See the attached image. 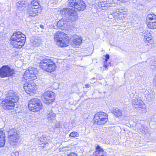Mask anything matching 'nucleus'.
I'll use <instances>...</instances> for the list:
<instances>
[{"label": "nucleus", "instance_id": "obj_1", "mask_svg": "<svg viewBox=\"0 0 156 156\" xmlns=\"http://www.w3.org/2000/svg\"><path fill=\"white\" fill-rule=\"evenodd\" d=\"M38 71L35 68H31L27 70L23 75L24 78L26 80L31 79L30 81L27 80V82L24 84V88L26 92L28 94L30 93H34L36 90V86L35 83L31 80L34 79L35 77L38 76Z\"/></svg>", "mask_w": 156, "mask_h": 156}, {"label": "nucleus", "instance_id": "obj_2", "mask_svg": "<svg viewBox=\"0 0 156 156\" xmlns=\"http://www.w3.org/2000/svg\"><path fill=\"white\" fill-rule=\"evenodd\" d=\"M25 35L20 32L14 33L11 36L10 44L14 47L20 48L24 45L26 41Z\"/></svg>", "mask_w": 156, "mask_h": 156}, {"label": "nucleus", "instance_id": "obj_3", "mask_svg": "<svg viewBox=\"0 0 156 156\" xmlns=\"http://www.w3.org/2000/svg\"><path fill=\"white\" fill-rule=\"evenodd\" d=\"M40 67L44 71L51 73L55 70L56 64L51 59L41 56L40 57Z\"/></svg>", "mask_w": 156, "mask_h": 156}, {"label": "nucleus", "instance_id": "obj_4", "mask_svg": "<svg viewBox=\"0 0 156 156\" xmlns=\"http://www.w3.org/2000/svg\"><path fill=\"white\" fill-rule=\"evenodd\" d=\"M54 40L60 47H66L69 42L67 35L62 32L58 31L54 35Z\"/></svg>", "mask_w": 156, "mask_h": 156}, {"label": "nucleus", "instance_id": "obj_5", "mask_svg": "<svg viewBox=\"0 0 156 156\" xmlns=\"http://www.w3.org/2000/svg\"><path fill=\"white\" fill-rule=\"evenodd\" d=\"M8 136L9 142L11 145L15 146L17 144L20 136L16 129H12L8 131Z\"/></svg>", "mask_w": 156, "mask_h": 156}, {"label": "nucleus", "instance_id": "obj_6", "mask_svg": "<svg viewBox=\"0 0 156 156\" xmlns=\"http://www.w3.org/2000/svg\"><path fill=\"white\" fill-rule=\"evenodd\" d=\"M108 120V115L103 112H97L95 114L94 118V123L98 125H104Z\"/></svg>", "mask_w": 156, "mask_h": 156}, {"label": "nucleus", "instance_id": "obj_7", "mask_svg": "<svg viewBox=\"0 0 156 156\" xmlns=\"http://www.w3.org/2000/svg\"><path fill=\"white\" fill-rule=\"evenodd\" d=\"M68 4L69 7L73 8L78 11H82L86 8V5L83 0H69Z\"/></svg>", "mask_w": 156, "mask_h": 156}, {"label": "nucleus", "instance_id": "obj_8", "mask_svg": "<svg viewBox=\"0 0 156 156\" xmlns=\"http://www.w3.org/2000/svg\"><path fill=\"white\" fill-rule=\"evenodd\" d=\"M55 94L51 91H47L41 96L42 101L47 105L51 104L55 101Z\"/></svg>", "mask_w": 156, "mask_h": 156}, {"label": "nucleus", "instance_id": "obj_9", "mask_svg": "<svg viewBox=\"0 0 156 156\" xmlns=\"http://www.w3.org/2000/svg\"><path fill=\"white\" fill-rule=\"evenodd\" d=\"M14 73V71L8 66H3L0 69V76L2 78L12 76Z\"/></svg>", "mask_w": 156, "mask_h": 156}, {"label": "nucleus", "instance_id": "obj_10", "mask_svg": "<svg viewBox=\"0 0 156 156\" xmlns=\"http://www.w3.org/2000/svg\"><path fill=\"white\" fill-rule=\"evenodd\" d=\"M72 22L66 18H64L59 20L57 23V26L62 30H67L70 28Z\"/></svg>", "mask_w": 156, "mask_h": 156}, {"label": "nucleus", "instance_id": "obj_11", "mask_svg": "<svg viewBox=\"0 0 156 156\" xmlns=\"http://www.w3.org/2000/svg\"><path fill=\"white\" fill-rule=\"evenodd\" d=\"M15 103L13 101L6 98L5 99L2 101L1 105L5 110H9L14 108Z\"/></svg>", "mask_w": 156, "mask_h": 156}, {"label": "nucleus", "instance_id": "obj_12", "mask_svg": "<svg viewBox=\"0 0 156 156\" xmlns=\"http://www.w3.org/2000/svg\"><path fill=\"white\" fill-rule=\"evenodd\" d=\"M39 100L37 98L32 99L29 103L28 108L30 110L34 112L38 111L39 109Z\"/></svg>", "mask_w": 156, "mask_h": 156}, {"label": "nucleus", "instance_id": "obj_13", "mask_svg": "<svg viewBox=\"0 0 156 156\" xmlns=\"http://www.w3.org/2000/svg\"><path fill=\"white\" fill-rule=\"evenodd\" d=\"M132 104L135 108H138L139 109H144L146 108L145 104L139 98L134 99L133 100Z\"/></svg>", "mask_w": 156, "mask_h": 156}, {"label": "nucleus", "instance_id": "obj_14", "mask_svg": "<svg viewBox=\"0 0 156 156\" xmlns=\"http://www.w3.org/2000/svg\"><path fill=\"white\" fill-rule=\"evenodd\" d=\"M6 98L15 103L18 102L19 98L18 94L16 92L12 90L9 92Z\"/></svg>", "mask_w": 156, "mask_h": 156}, {"label": "nucleus", "instance_id": "obj_15", "mask_svg": "<svg viewBox=\"0 0 156 156\" xmlns=\"http://www.w3.org/2000/svg\"><path fill=\"white\" fill-rule=\"evenodd\" d=\"M31 4L34 6H37L38 7L36 8H34L32 9V10L30 11L29 12L30 15L31 16H34L38 15V11L37 10V8L39 7V3L38 2L34 0L31 2Z\"/></svg>", "mask_w": 156, "mask_h": 156}, {"label": "nucleus", "instance_id": "obj_16", "mask_svg": "<svg viewBox=\"0 0 156 156\" xmlns=\"http://www.w3.org/2000/svg\"><path fill=\"white\" fill-rule=\"evenodd\" d=\"M16 5L17 9L20 11L25 10L27 6V2L24 1H20L17 2Z\"/></svg>", "mask_w": 156, "mask_h": 156}, {"label": "nucleus", "instance_id": "obj_17", "mask_svg": "<svg viewBox=\"0 0 156 156\" xmlns=\"http://www.w3.org/2000/svg\"><path fill=\"white\" fill-rule=\"evenodd\" d=\"M69 20H71L72 21H75L77 20L78 19V16L77 12L73 9L72 12L70 14H69V16L68 17Z\"/></svg>", "mask_w": 156, "mask_h": 156}, {"label": "nucleus", "instance_id": "obj_18", "mask_svg": "<svg viewBox=\"0 0 156 156\" xmlns=\"http://www.w3.org/2000/svg\"><path fill=\"white\" fill-rule=\"evenodd\" d=\"M69 20H71L72 21H75L77 20L78 19V16L77 12L73 9L72 12L70 14H69V16L68 17Z\"/></svg>", "mask_w": 156, "mask_h": 156}, {"label": "nucleus", "instance_id": "obj_19", "mask_svg": "<svg viewBox=\"0 0 156 156\" xmlns=\"http://www.w3.org/2000/svg\"><path fill=\"white\" fill-rule=\"evenodd\" d=\"M69 20H71L72 21H75L77 20L78 19V16L77 12L73 9L72 12L70 14H69V16L68 17Z\"/></svg>", "mask_w": 156, "mask_h": 156}, {"label": "nucleus", "instance_id": "obj_20", "mask_svg": "<svg viewBox=\"0 0 156 156\" xmlns=\"http://www.w3.org/2000/svg\"><path fill=\"white\" fill-rule=\"evenodd\" d=\"M104 150L101 147L98 145L96 147V151L93 153L94 155L97 156H103Z\"/></svg>", "mask_w": 156, "mask_h": 156}, {"label": "nucleus", "instance_id": "obj_21", "mask_svg": "<svg viewBox=\"0 0 156 156\" xmlns=\"http://www.w3.org/2000/svg\"><path fill=\"white\" fill-rule=\"evenodd\" d=\"M72 10L73 9L69 8H64L60 11V13L64 16L68 17L72 12Z\"/></svg>", "mask_w": 156, "mask_h": 156}, {"label": "nucleus", "instance_id": "obj_22", "mask_svg": "<svg viewBox=\"0 0 156 156\" xmlns=\"http://www.w3.org/2000/svg\"><path fill=\"white\" fill-rule=\"evenodd\" d=\"M72 41L73 43L76 45H79L82 42L81 37L76 35H74Z\"/></svg>", "mask_w": 156, "mask_h": 156}, {"label": "nucleus", "instance_id": "obj_23", "mask_svg": "<svg viewBox=\"0 0 156 156\" xmlns=\"http://www.w3.org/2000/svg\"><path fill=\"white\" fill-rule=\"evenodd\" d=\"M146 22H156V15L154 14H150L148 15L146 18Z\"/></svg>", "mask_w": 156, "mask_h": 156}, {"label": "nucleus", "instance_id": "obj_24", "mask_svg": "<svg viewBox=\"0 0 156 156\" xmlns=\"http://www.w3.org/2000/svg\"><path fill=\"white\" fill-rule=\"evenodd\" d=\"M145 38H144V40L145 43L148 45H149L153 43L154 40L152 38V36L151 35L150 36H148L147 37H145Z\"/></svg>", "mask_w": 156, "mask_h": 156}, {"label": "nucleus", "instance_id": "obj_25", "mask_svg": "<svg viewBox=\"0 0 156 156\" xmlns=\"http://www.w3.org/2000/svg\"><path fill=\"white\" fill-rule=\"evenodd\" d=\"M113 113L117 117L120 116L122 114V111L119 109L116 108L114 109Z\"/></svg>", "mask_w": 156, "mask_h": 156}, {"label": "nucleus", "instance_id": "obj_26", "mask_svg": "<svg viewBox=\"0 0 156 156\" xmlns=\"http://www.w3.org/2000/svg\"><path fill=\"white\" fill-rule=\"evenodd\" d=\"M55 114L53 113L52 111L48 113L47 119L48 121L50 122H53V120L55 119Z\"/></svg>", "mask_w": 156, "mask_h": 156}, {"label": "nucleus", "instance_id": "obj_27", "mask_svg": "<svg viewBox=\"0 0 156 156\" xmlns=\"http://www.w3.org/2000/svg\"><path fill=\"white\" fill-rule=\"evenodd\" d=\"M147 26L150 29H155L156 28V21L155 22H150L146 21Z\"/></svg>", "mask_w": 156, "mask_h": 156}, {"label": "nucleus", "instance_id": "obj_28", "mask_svg": "<svg viewBox=\"0 0 156 156\" xmlns=\"http://www.w3.org/2000/svg\"><path fill=\"white\" fill-rule=\"evenodd\" d=\"M150 65L152 70H156V60H154L151 61Z\"/></svg>", "mask_w": 156, "mask_h": 156}, {"label": "nucleus", "instance_id": "obj_29", "mask_svg": "<svg viewBox=\"0 0 156 156\" xmlns=\"http://www.w3.org/2000/svg\"><path fill=\"white\" fill-rule=\"evenodd\" d=\"M99 5L101 7L105 8L109 6V4L107 3V2L105 1L100 2Z\"/></svg>", "mask_w": 156, "mask_h": 156}, {"label": "nucleus", "instance_id": "obj_30", "mask_svg": "<svg viewBox=\"0 0 156 156\" xmlns=\"http://www.w3.org/2000/svg\"><path fill=\"white\" fill-rule=\"evenodd\" d=\"M5 142V137L3 136L0 137V147H3Z\"/></svg>", "mask_w": 156, "mask_h": 156}, {"label": "nucleus", "instance_id": "obj_31", "mask_svg": "<svg viewBox=\"0 0 156 156\" xmlns=\"http://www.w3.org/2000/svg\"><path fill=\"white\" fill-rule=\"evenodd\" d=\"M142 36L144 37V38H145V37H146L148 36H150L151 35L150 33L147 30L144 31L142 32Z\"/></svg>", "mask_w": 156, "mask_h": 156}, {"label": "nucleus", "instance_id": "obj_32", "mask_svg": "<svg viewBox=\"0 0 156 156\" xmlns=\"http://www.w3.org/2000/svg\"><path fill=\"white\" fill-rule=\"evenodd\" d=\"M69 136L73 137H78L79 136V134L77 132H73L70 133Z\"/></svg>", "mask_w": 156, "mask_h": 156}, {"label": "nucleus", "instance_id": "obj_33", "mask_svg": "<svg viewBox=\"0 0 156 156\" xmlns=\"http://www.w3.org/2000/svg\"><path fill=\"white\" fill-rule=\"evenodd\" d=\"M39 40L37 39H35L33 42V45L34 47H38L39 46Z\"/></svg>", "mask_w": 156, "mask_h": 156}, {"label": "nucleus", "instance_id": "obj_34", "mask_svg": "<svg viewBox=\"0 0 156 156\" xmlns=\"http://www.w3.org/2000/svg\"><path fill=\"white\" fill-rule=\"evenodd\" d=\"M40 147L41 148H46L48 146L49 144L47 143H42L41 144L40 143Z\"/></svg>", "mask_w": 156, "mask_h": 156}, {"label": "nucleus", "instance_id": "obj_35", "mask_svg": "<svg viewBox=\"0 0 156 156\" xmlns=\"http://www.w3.org/2000/svg\"><path fill=\"white\" fill-rule=\"evenodd\" d=\"M128 10L127 9H125L120 10L119 11L121 14L126 15Z\"/></svg>", "mask_w": 156, "mask_h": 156}, {"label": "nucleus", "instance_id": "obj_36", "mask_svg": "<svg viewBox=\"0 0 156 156\" xmlns=\"http://www.w3.org/2000/svg\"><path fill=\"white\" fill-rule=\"evenodd\" d=\"M19 153L17 151H14L11 153V156H19Z\"/></svg>", "mask_w": 156, "mask_h": 156}, {"label": "nucleus", "instance_id": "obj_37", "mask_svg": "<svg viewBox=\"0 0 156 156\" xmlns=\"http://www.w3.org/2000/svg\"><path fill=\"white\" fill-rule=\"evenodd\" d=\"M3 136V137H5V133L3 132V131L1 129H0V137Z\"/></svg>", "mask_w": 156, "mask_h": 156}, {"label": "nucleus", "instance_id": "obj_38", "mask_svg": "<svg viewBox=\"0 0 156 156\" xmlns=\"http://www.w3.org/2000/svg\"><path fill=\"white\" fill-rule=\"evenodd\" d=\"M60 126H61V125H60V123H57L55 124V128H58L60 127Z\"/></svg>", "mask_w": 156, "mask_h": 156}, {"label": "nucleus", "instance_id": "obj_39", "mask_svg": "<svg viewBox=\"0 0 156 156\" xmlns=\"http://www.w3.org/2000/svg\"><path fill=\"white\" fill-rule=\"evenodd\" d=\"M153 83L154 85L156 86V75L154 77L153 79Z\"/></svg>", "mask_w": 156, "mask_h": 156}, {"label": "nucleus", "instance_id": "obj_40", "mask_svg": "<svg viewBox=\"0 0 156 156\" xmlns=\"http://www.w3.org/2000/svg\"><path fill=\"white\" fill-rule=\"evenodd\" d=\"M67 156H77L75 153H71L70 154L68 155Z\"/></svg>", "mask_w": 156, "mask_h": 156}, {"label": "nucleus", "instance_id": "obj_41", "mask_svg": "<svg viewBox=\"0 0 156 156\" xmlns=\"http://www.w3.org/2000/svg\"><path fill=\"white\" fill-rule=\"evenodd\" d=\"M39 105H40V110H41V109H42V108H43V107L42 104H41H41L40 103Z\"/></svg>", "mask_w": 156, "mask_h": 156}, {"label": "nucleus", "instance_id": "obj_42", "mask_svg": "<svg viewBox=\"0 0 156 156\" xmlns=\"http://www.w3.org/2000/svg\"><path fill=\"white\" fill-rule=\"evenodd\" d=\"M105 58L108 59L109 58V55L108 54H106L105 55Z\"/></svg>", "mask_w": 156, "mask_h": 156}, {"label": "nucleus", "instance_id": "obj_43", "mask_svg": "<svg viewBox=\"0 0 156 156\" xmlns=\"http://www.w3.org/2000/svg\"><path fill=\"white\" fill-rule=\"evenodd\" d=\"M40 27L42 29H44V26L42 25H40Z\"/></svg>", "mask_w": 156, "mask_h": 156}, {"label": "nucleus", "instance_id": "obj_44", "mask_svg": "<svg viewBox=\"0 0 156 156\" xmlns=\"http://www.w3.org/2000/svg\"><path fill=\"white\" fill-rule=\"evenodd\" d=\"M105 63H104V66L105 68H107L108 67L107 65L105 64Z\"/></svg>", "mask_w": 156, "mask_h": 156}, {"label": "nucleus", "instance_id": "obj_45", "mask_svg": "<svg viewBox=\"0 0 156 156\" xmlns=\"http://www.w3.org/2000/svg\"><path fill=\"white\" fill-rule=\"evenodd\" d=\"M90 85L88 84H86L85 85V87H90Z\"/></svg>", "mask_w": 156, "mask_h": 156}, {"label": "nucleus", "instance_id": "obj_46", "mask_svg": "<svg viewBox=\"0 0 156 156\" xmlns=\"http://www.w3.org/2000/svg\"><path fill=\"white\" fill-rule=\"evenodd\" d=\"M108 60V59H106V58H105V61L104 62V63L106 62Z\"/></svg>", "mask_w": 156, "mask_h": 156}, {"label": "nucleus", "instance_id": "obj_47", "mask_svg": "<svg viewBox=\"0 0 156 156\" xmlns=\"http://www.w3.org/2000/svg\"><path fill=\"white\" fill-rule=\"evenodd\" d=\"M141 109V112H144V111H145V109Z\"/></svg>", "mask_w": 156, "mask_h": 156}, {"label": "nucleus", "instance_id": "obj_48", "mask_svg": "<svg viewBox=\"0 0 156 156\" xmlns=\"http://www.w3.org/2000/svg\"><path fill=\"white\" fill-rule=\"evenodd\" d=\"M143 63H144V62H141V64Z\"/></svg>", "mask_w": 156, "mask_h": 156}, {"label": "nucleus", "instance_id": "obj_49", "mask_svg": "<svg viewBox=\"0 0 156 156\" xmlns=\"http://www.w3.org/2000/svg\"><path fill=\"white\" fill-rule=\"evenodd\" d=\"M40 141H41V140H40Z\"/></svg>", "mask_w": 156, "mask_h": 156}]
</instances>
